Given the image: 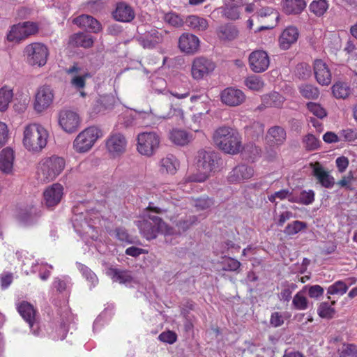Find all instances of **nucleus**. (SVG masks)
I'll list each match as a JSON object with an SVG mask.
<instances>
[{
	"label": "nucleus",
	"mask_w": 357,
	"mask_h": 357,
	"mask_svg": "<svg viewBox=\"0 0 357 357\" xmlns=\"http://www.w3.org/2000/svg\"><path fill=\"white\" fill-rule=\"evenodd\" d=\"M54 94L48 85H43L37 89L35 95L33 108L38 113L46 110L52 103Z\"/></svg>",
	"instance_id": "obj_12"
},
{
	"label": "nucleus",
	"mask_w": 357,
	"mask_h": 357,
	"mask_svg": "<svg viewBox=\"0 0 357 357\" xmlns=\"http://www.w3.org/2000/svg\"><path fill=\"white\" fill-rule=\"evenodd\" d=\"M305 149L307 151H314L319 147L320 141L312 134L306 135L302 140Z\"/></svg>",
	"instance_id": "obj_49"
},
{
	"label": "nucleus",
	"mask_w": 357,
	"mask_h": 357,
	"mask_svg": "<svg viewBox=\"0 0 357 357\" xmlns=\"http://www.w3.org/2000/svg\"><path fill=\"white\" fill-rule=\"evenodd\" d=\"M70 283V279L68 276L55 278L53 282V287L58 291L63 292L67 289Z\"/></svg>",
	"instance_id": "obj_54"
},
{
	"label": "nucleus",
	"mask_w": 357,
	"mask_h": 357,
	"mask_svg": "<svg viewBox=\"0 0 357 357\" xmlns=\"http://www.w3.org/2000/svg\"><path fill=\"white\" fill-rule=\"evenodd\" d=\"M216 66L209 59L204 56L195 58L192 63L191 74L193 79L200 80L213 72Z\"/></svg>",
	"instance_id": "obj_10"
},
{
	"label": "nucleus",
	"mask_w": 357,
	"mask_h": 357,
	"mask_svg": "<svg viewBox=\"0 0 357 357\" xmlns=\"http://www.w3.org/2000/svg\"><path fill=\"white\" fill-rule=\"evenodd\" d=\"M16 307L23 319L29 324L30 328L33 331V333L37 335L38 333L33 328L36 324V310L33 305L24 301L18 303L16 305Z\"/></svg>",
	"instance_id": "obj_19"
},
{
	"label": "nucleus",
	"mask_w": 357,
	"mask_h": 357,
	"mask_svg": "<svg viewBox=\"0 0 357 357\" xmlns=\"http://www.w3.org/2000/svg\"><path fill=\"white\" fill-rule=\"evenodd\" d=\"M337 354L339 357H356L357 345L350 343H344L338 349Z\"/></svg>",
	"instance_id": "obj_44"
},
{
	"label": "nucleus",
	"mask_w": 357,
	"mask_h": 357,
	"mask_svg": "<svg viewBox=\"0 0 357 357\" xmlns=\"http://www.w3.org/2000/svg\"><path fill=\"white\" fill-rule=\"evenodd\" d=\"M241 265V262L238 260L229 257L224 262L223 270L227 271H238Z\"/></svg>",
	"instance_id": "obj_63"
},
{
	"label": "nucleus",
	"mask_w": 357,
	"mask_h": 357,
	"mask_svg": "<svg viewBox=\"0 0 357 357\" xmlns=\"http://www.w3.org/2000/svg\"><path fill=\"white\" fill-rule=\"evenodd\" d=\"M335 303V301H332L331 305H329L327 302L321 303L317 309L318 314L321 318L331 319L335 313V309L332 307Z\"/></svg>",
	"instance_id": "obj_45"
},
{
	"label": "nucleus",
	"mask_w": 357,
	"mask_h": 357,
	"mask_svg": "<svg viewBox=\"0 0 357 357\" xmlns=\"http://www.w3.org/2000/svg\"><path fill=\"white\" fill-rule=\"evenodd\" d=\"M102 137L101 130L91 126L82 131L73 142L74 149L78 153H85L90 150L97 139Z\"/></svg>",
	"instance_id": "obj_6"
},
{
	"label": "nucleus",
	"mask_w": 357,
	"mask_h": 357,
	"mask_svg": "<svg viewBox=\"0 0 357 357\" xmlns=\"http://www.w3.org/2000/svg\"><path fill=\"white\" fill-rule=\"evenodd\" d=\"M220 98L225 105L235 107L240 105L245 101V96L240 89L228 87L221 92Z\"/></svg>",
	"instance_id": "obj_17"
},
{
	"label": "nucleus",
	"mask_w": 357,
	"mask_h": 357,
	"mask_svg": "<svg viewBox=\"0 0 357 357\" xmlns=\"http://www.w3.org/2000/svg\"><path fill=\"white\" fill-rule=\"evenodd\" d=\"M197 222V218L195 215H192L185 219L178 220L176 223L179 231H187L192 225Z\"/></svg>",
	"instance_id": "obj_55"
},
{
	"label": "nucleus",
	"mask_w": 357,
	"mask_h": 357,
	"mask_svg": "<svg viewBox=\"0 0 357 357\" xmlns=\"http://www.w3.org/2000/svg\"><path fill=\"white\" fill-rule=\"evenodd\" d=\"M80 70L81 69L76 64L66 70V73L68 75H73L70 79L71 85L79 90L85 86L86 79L90 77V75L87 73L79 75L78 73Z\"/></svg>",
	"instance_id": "obj_29"
},
{
	"label": "nucleus",
	"mask_w": 357,
	"mask_h": 357,
	"mask_svg": "<svg viewBox=\"0 0 357 357\" xmlns=\"http://www.w3.org/2000/svg\"><path fill=\"white\" fill-rule=\"evenodd\" d=\"M158 339L161 342L172 344L177 340V335L172 331H167L160 333Z\"/></svg>",
	"instance_id": "obj_62"
},
{
	"label": "nucleus",
	"mask_w": 357,
	"mask_h": 357,
	"mask_svg": "<svg viewBox=\"0 0 357 357\" xmlns=\"http://www.w3.org/2000/svg\"><path fill=\"white\" fill-rule=\"evenodd\" d=\"M292 304L298 310H305L308 307V301L302 291L298 292L294 296Z\"/></svg>",
	"instance_id": "obj_51"
},
{
	"label": "nucleus",
	"mask_w": 357,
	"mask_h": 357,
	"mask_svg": "<svg viewBox=\"0 0 357 357\" xmlns=\"http://www.w3.org/2000/svg\"><path fill=\"white\" fill-rule=\"evenodd\" d=\"M307 224L304 222L295 220L288 224L284 229V233L287 235H294L306 228Z\"/></svg>",
	"instance_id": "obj_52"
},
{
	"label": "nucleus",
	"mask_w": 357,
	"mask_h": 357,
	"mask_svg": "<svg viewBox=\"0 0 357 357\" xmlns=\"http://www.w3.org/2000/svg\"><path fill=\"white\" fill-rule=\"evenodd\" d=\"M314 73L319 84L326 86L331 84V73L328 66L322 60L314 61Z\"/></svg>",
	"instance_id": "obj_23"
},
{
	"label": "nucleus",
	"mask_w": 357,
	"mask_h": 357,
	"mask_svg": "<svg viewBox=\"0 0 357 357\" xmlns=\"http://www.w3.org/2000/svg\"><path fill=\"white\" fill-rule=\"evenodd\" d=\"M80 117L72 110H61L59 114V125L67 133L76 132L80 126Z\"/></svg>",
	"instance_id": "obj_13"
},
{
	"label": "nucleus",
	"mask_w": 357,
	"mask_h": 357,
	"mask_svg": "<svg viewBox=\"0 0 357 357\" xmlns=\"http://www.w3.org/2000/svg\"><path fill=\"white\" fill-rule=\"evenodd\" d=\"M169 138L173 143L180 146L187 144L190 140L185 131L178 129H174L170 132Z\"/></svg>",
	"instance_id": "obj_39"
},
{
	"label": "nucleus",
	"mask_w": 357,
	"mask_h": 357,
	"mask_svg": "<svg viewBox=\"0 0 357 357\" xmlns=\"http://www.w3.org/2000/svg\"><path fill=\"white\" fill-rule=\"evenodd\" d=\"M307 107L313 115L319 119H323L326 116L327 114L325 109L318 103L309 102L307 104Z\"/></svg>",
	"instance_id": "obj_58"
},
{
	"label": "nucleus",
	"mask_w": 357,
	"mask_h": 357,
	"mask_svg": "<svg viewBox=\"0 0 357 357\" xmlns=\"http://www.w3.org/2000/svg\"><path fill=\"white\" fill-rule=\"evenodd\" d=\"M312 69L309 64L301 63L297 65L296 68V75L301 79H307L310 77Z\"/></svg>",
	"instance_id": "obj_57"
},
{
	"label": "nucleus",
	"mask_w": 357,
	"mask_h": 357,
	"mask_svg": "<svg viewBox=\"0 0 357 357\" xmlns=\"http://www.w3.org/2000/svg\"><path fill=\"white\" fill-rule=\"evenodd\" d=\"M314 200V192L312 190L308 191L303 190L298 197L289 198V201L291 202H296L298 204L309 205L312 204Z\"/></svg>",
	"instance_id": "obj_40"
},
{
	"label": "nucleus",
	"mask_w": 357,
	"mask_h": 357,
	"mask_svg": "<svg viewBox=\"0 0 357 357\" xmlns=\"http://www.w3.org/2000/svg\"><path fill=\"white\" fill-rule=\"evenodd\" d=\"M329 4L327 0H314L310 3L309 10L315 16L319 17L326 13Z\"/></svg>",
	"instance_id": "obj_37"
},
{
	"label": "nucleus",
	"mask_w": 357,
	"mask_h": 357,
	"mask_svg": "<svg viewBox=\"0 0 357 357\" xmlns=\"http://www.w3.org/2000/svg\"><path fill=\"white\" fill-rule=\"evenodd\" d=\"M114 234L116 238L123 243H126L129 244L133 243L132 238L128 234L127 230L123 227L116 228L114 230Z\"/></svg>",
	"instance_id": "obj_60"
},
{
	"label": "nucleus",
	"mask_w": 357,
	"mask_h": 357,
	"mask_svg": "<svg viewBox=\"0 0 357 357\" xmlns=\"http://www.w3.org/2000/svg\"><path fill=\"white\" fill-rule=\"evenodd\" d=\"M334 96L337 98H346L350 94L351 89L346 83L337 82L332 87Z\"/></svg>",
	"instance_id": "obj_42"
},
{
	"label": "nucleus",
	"mask_w": 357,
	"mask_h": 357,
	"mask_svg": "<svg viewBox=\"0 0 357 357\" xmlns=\"http://www.w3.org/2000/svg\"><path fill=\"white\" fill-rule=\"evenodd\" d=\"M179 167V162L176 158L169 154L160 161V171L164 174H174Z\"/></svg>",
	"instance_id": "obj_33"
},
{
	"label": "nucleus",
	"mask_w": 357,
	"mask_h": 357,
	"mask_svg": "<svg viewBox=\"0 0 357 357\" xmlns=\"http://www.w3.org/2000/svg\"><path fill=\"white\" fill-rule=\"evenodd\" d=\"M73 22L79 27L89 30L93 33H98L102 29L100 23L91 15H79L77 17L73 19Z\"/></svg>",
	"instance_id": "obj_27"
},
{
	"label": "nucleus",
	"mask_w": 357,
	"mask_h": 357,
	"mask_svg": "<svg viewBox=\"0 0 357 357\" xmlns=\"http://www.w3.org/2000/svg\"><path fill=\"white\" fill-rule=\"evenodd\" d=\"M349 287L342 280H338L330 285L327 289V294L329 295H344L348 290Z\"/></svg>",
	"instance_id": "obj_46"
},
{
	"label": "nucleus",
	"mask_w": 357,
	"mask_h": 357,
	"mask_svg": "<svg viewBox=\"0 0 357 357\" xmlns=\"http://www.w3.org/2000/svg\"><path fill=\"white\" fill-rule=\"evenodd\" d=\"M128 142L120 132H112L105 141L106 149L112 157L122 155L126 150Z\"/></svg>",
	"instance_id": "obj_11"
},
{
	"label": "nucleus",
	"mask_w": 357,
	"mask_h": 357,
	"mask_svg": "<svg viewBox=\"0 0 357 357\" xmlns=\"http://www.w3.org/2000/svg\"><path fill=\"white\" fill-rule=\"evenodd\" d=\"M245 86L252 91H260L264 86V83L261 77L257 75H251L245 79Z\"/></svg>",
	"instance_id": "obj_43"
},
{
	"label": "nucleus",
	"mask_w": 357,
	"mask_h": 357,
	"mask_svg": "<svg viewBox=\"0 0 357 357\" xmlns=\"http://www.w3.org/2000/svg\"><path fill=\"white\" fill-rule=\"evenodd\" d=\"M266 138L270 144L280 146L284 143L287 133L282 127L275 126L268 130Z\"/></svg>",
	"instance_id": "obj_28"
},
{
	"label": "nucleus",
	"mask_w": 357,
	"mask_h": 357,
	"mask_svg": "<svg viewBox=\"0 0 357 357\" xmlns=\"http://www.w3.org/2000/svg\"><path fill=\"white\" fill-rule=\"evenodd\" d=\"M298 36L299 31L296 26H287L279 38L280 47L284 50L289 49L298 40Z\"/></svg>",
	"instance_id": "obj_24"
},
{
	"label": "nucleus",
	"mask_w": 357,
	"mask_h": 357,
	"mask_svg": "<svg viewBox=\"0 0 357 357\" xmlns=\"http://www.w3.org/2000/svg\"><path fill=\"white\" fill-rule=\"evenodd\" d=\"M291 197H294L293 196H291V192H290L288 190L283 189L280 191L275 192L274 194L269 195L268 200L271 202H275L277 198L280 200H283L286 198L289 199V198Z\"/></svg>",
	"instance_id": "obj_64"
},
{
	"label": "nucleus",
	"mask_w": 357,
	"mask_h": 357,
	"mask_svg": "<svg viewBox=\"0 0 357 357\" xmlns=\"http://www.w3.org/2000/svg\"><path fill=\"white\" fill-rule=\"evenodd\" d=\"M165 20L168 24L175 27H180L183 24V20L176 13H167L165 16Z\"/></svg>",
	"instance_id": "obj_61"
},
{
	"label": "nucleus",
	"mask_w": 357,
	"mask_h": 357,
	"mask_svg": "<svg viewBox=\"0 0 357 357\" xmlns=\"http://www.w3.org/2000/svg\"><path fill=\"white\" fill-rule=\"evenodd\" d=\"M213 138L215 145L225 153L235 155L242 150L241 135L231 128H219L215 131Z\"/></svg>",
	"instance_id": "obj_2"
},
{
	"label": "nucleus",
	"mask_w": 357,
	"mask_h": 357,
	"mask_svg": "<svg viewBox=\"0 0 357 357\" xmlns=\"http://www.w3.org/2000/svg\"><path fill=\"white\" fill-rule=\"evenodd\" d=\"M199 39L195 35L189 33H183L178 40L180 50L186 54L196 53L199 48Z\"/></svg>",
	"instance_id": "obj_20"
},
{
	"label": "nucleus",
	"mask_w": 357,
	"mask_h": 357,
	"mask_svg": "<svg viewBox=\"0 0 357 357\" xmlns=\"http://www.w3.org/2000/svg\"><path fill=\"white\" fill-rule=\"evenodd\" d=\"M14 152L10 148L3 149L0 153V171L9 174L13 168Z\"/></svg>",
	"instance_id": "obj_30"
},
{
	"label": "nucleus",
	"mask_w": 357,
	"mask_h": 357,
	"mask_svg": "<svg viewBox=\"0 0 357 357\" xmlns=\"http://www.w3.org/2000/svg\"><path fill=\"white\" fill-rule=\"evenodd\" d=\"M29 265V263L28 261L23 262V268H24L26 274L39 272V277L43 281H46L50 278L51 270L53 269V266L52 265L43 263L39 264L38 261H32L31 263L30 268L27 269V266Z\"/></svg>",
	"instance_id": "obj_25"
},
{
	"label": "nucleus",
	"mask_w": 357,
	"mask_h": 357,
	"mask_svg": "<svg viewBox=\"0 0 357 357\" xmlns=\"http://www.w3.org/2000/svg\"><path fill=\"white\" fill-rule=\"evenodd\" d=\"M93 39L91 36L79 32L72 35L69 39V44L74 47L89 48L93 45Z\"/></svg>",
	"instance_id": "obj_35"
},
{
	"label": "nucleus",
	"mask_w": 357,
	"mask_h": 357,
	"mask_svg": "<svg viewBox=\"0 0 357 357\" xmlns=\"http://www.w3.org/2000/svg\"><path fill=\"white\" fill-rule=\"evenodd\" d=\"M284 98L277 92L271 93L264 97V102L266 107H280L284 102Z\"/></svg>",
	"instance_id": "obj_41"
},
{
	"label": "nucleus",
	"mask_w": 357,
	"mask_h": 357,
	"mask_svg": "<svg viewBox=\"0 0 357 357\" xmlns=\"http://www.w3.org/2000/svg\"><path fill=\"white\" fill-rule=\"evenodd\" d=\"M137 151L142 155L152 156L159 147L160 138L155 132H144L137 135Z\"/></svg>",
	"instance_id": "obj_7"
},
{
	"label": "nucleus",
	"mask_w": 357,
	"mask_h": 357,
	"mask_svg": "<svg viewBox=\"0 0 357 357\" xmlns=\"http://www.w3.org/2000/svg\"><path fill=\"white\" fill-rule=\"evenodd\" d=\"M213 204V200L208 197H199L194 202V206L198 211L208 209Z\"/></svg>",
	"instance_id": "obj_56"
},
{
	"label": "nucleus",
	"mask_w": 357,
	"mask_h": 357,
	"mask_svg": "<svg viewBox=\"0 0 357 357\" xmlns=\"http://www.w3.org/2000/svg\"><path fill=\"white\" fill-rule=\"evenodd\" d=\"M164 39L163 32L152 28L137 38L139 44L147 49L154 48L158 44L162 43Z\"/></svg>",
	"instance_id": "obj_16"
},
{
	"label": "nucleus",
	"mask_w": 357,
	"mask_h": 357,
	"mask_svg": "<svg viewBox=\"0 0 357 357\" xmlns=\"http://www.w3.org/2000/svg\"><path fill=\"white\" fill-rule=\"evenodd\" d=\"M301 95L307 99H316L319 97L318 89L311 84H304L299 87Z\"/></svg>",
	"instance_id": "obj_47"
},
{
	"label": "nucleus",
	"mask_w": 357,
	"mask_h": 357,
	"mask_svg": "<svg viewBox=\"0 0 357 357\" xmlns=\"http://www.w3.org/2000/svg\"><path fill=\"white\" fill-rule=\"evenodd\" d=\"M312 165V175L317 178L318 183L326 188H332L335 182V178L329 172L326 171L319 162Z\"/></svg>",
	"instance_id": "obj_22"
},
{
	"label": "nucleus",
	"mask_w": 357,
	"mask_h": 357,
	"mask_svg": "<svg viewBox=\"0 0 357 357\" xmlns=\"http://www.w3.org/2000/svg\"><path fill=\"white\" fill-rule=\"evenodd\" d=\"M163 211L164 210L160 208L149 206L141 219L136 222L140 234L146 240L151 241L156 238L160 233H164L165 235L172 234V229L161 218L152 214L153 212L162 213Z\"/></svg>",
	"instance_id": "obj_1"
},
{
	"label": "nucleus",
	"mask_w": 357,
	"mask_h": 357,
	"mask_svg": "<svg viewBox=\"0 0 357 357\" xmlns=\"http://www.w3.org/2000/svg\"><path fill=\"white\" fill-rule=\"evenodd\" d=\"M254 169L246 165H240L235 167L229 173L228 179L231 183H238L252 178Z\"/></svg>",
	"instance_id": "obj_26"
},
{
	"label": "nucleus",
	"mask_w": 357,
	"mask_h": 357,
	"mask_svg": "<svg viewBox=\"0 0 357 357\" xmlns=\"http://www.w3.org/2000/svg\"><path fill=\"white\" fill-rule=\"evenodd\" d=\"M13 97V90L6 86L0 89V111H6Z\"/></svg>",
	"instance_id": "obj_38"
},
{
	"label": "nucleus",
	"mask_w": 357,
	"mask_h": 357,
	"mask_svg": "<svg viewBox=\"0 0 357 357\" xmlns=\"http://www.w3.org/2000/svg\"><path fill=\"white\" fill-rule=\"evenodd\" d=\"M245 154L251 160H255L260 154V149L255 144L250 142L242 146V150Z\"/></svg>",
	"instance_id": "obj_53"
},
{
	"label": "nucleus",
	"mask_w": 357,
	"mask_h": 357,
	"mask_svg": "<svg viewBox=\"0 0 357 357\" xmlns=\"http://www.w3.org/2000/svg\"><path fill=\"white\" fill-rule=\"evenodd\" d=\"M196 165L200 174L188 178V182H204L213 171L217 162V154L212 151L199 150L196 155Z\"/></svg>",
	"instance_id": "obj_4"
},
{
	"label": "nucleus",
	"mask_w": 357,
	"mask_h": 357,
	"mask_svg": "<svg viewBox=\"0 0 357 357\" xmlns=\"http://www.w3.org/2000/svg\"><path fill=\"white\" fill-rule=\"evenodd\" d=\"M306 7L305 0H283L282 10L287 15H298L303 12Z\"/></svg>",
	"instance_id": "obj_31"
},
{
	"label": "nucleus",
	"mask_w": 357,
	"mask_h": 357,
	"mask_svg": "<svg viewBox=\"0 0 357 357\" xmlns=\"http://www.w3.org/2000/svg\"><path fill=\"white\" fill-rule=\"evenodd\" d=\"M218 13H222V15L226 18L232 20L238 19L240 16L238 7L233 5L226 6L224 8H220L218 9Z\"/></svg>",
	"instance_id": "obj_48"
},
{
	"label": "nucleus",
	"mask_w": 357,
	"mask_h": 357,
	"mask_svg": "<svg viewBox=\"0 0 357 357\" xmlns=\"http://www.w3.org/2000/svg\"><path fill=\"white\" fill-rule=\"evenodd\" d=\"M249 66L250 69L257 73L266 71L270 64L269 56L264 50H256L249 55Z\"/></svg>",
	"instance_id": "obj_15"
},
{
	"label": "nucleus",
	"mask_w": 357,
	"mask_h": 357,
	"mask_svg": "<svg viewBox=\"0 0 357 357\" xmlns=\"http://www.w3.org/2000/svg\"><path fill=\"white\" fill-rule=\"evenodd\" d=\"M77 268L80 271L82 275L89 282L91 285L95 286L98 282V278L96 274L85 265L77 263Z\"/></svg>",
	"instance_id": "obj_50"
},
{
	"label": "nucleus",
	"mask_w": 357,
	"mask_h": 357,
	"mask_svg": "<svg viewBox=\"0 0 357 357\" xmlns=\"http://www.w3.org/2000/svg\"><path fill=\"white\" fill-rule=\"evenodd\" d=\"M109 273L113 281L126 286L131 285L133 282H135L130 271L112 268L109 270Z\"/></svg>",
	"instance_id": "obj_34"
},
{
	"label": "nucleus",
	"mask_w": 357,
	"mask_h": 357,
	"mask_svg": "<svg viewBox=\"0 0 357 357\" xmlns=\"http://www.w3.org/2000/svg\"><path fill=\"white\" fill-rule=\"evenodd\" d=\"M271 15H273L275 22H278V20H279V15L275 11V10L271 7L261 8L259 10H257V12L254 15V16L256 17L257 18L265 17Z\"/></svg>",
	"instance_id": "obj_59"
},
{
	"label": "nucleus",
	"mask_w": 357,
	"mask_h": 357,
	"mask_svg": "<svg viewBox=\"0 0 357 357\" xmlns=\"http://www.w3.org/2000/svg\"><path fill=\"white\" fill-rule=\"evenodd\" d=\"M65 161L57 156L47 158L40 161L38 169V178L42 182L54 180L63 170Z\"/></svg>",
	"instance_id": "obj_5"
},
{
	"label": "nucleus",
	"mask_w": 357,
	"mask_h": 357,
	"mask_svg": "<svg viewBox=\"0 0 357 357\" xmlns=\"http://www.w3.org/2000/svg\"><path fill=\"white\" fill-rule=\"evenodd\" d=\"M42 213L39 208L33 206H26L19 209L16 219L23 226H31L36 224L41 217Z\"/></svg>",
	"instance_id": "obj_14"
},
{
	"label": "nucleus",
	"mask_w": 357,
	"mask_h": 357,
	"mask_svg": "<svg viewBox=\"0 0 357 357\" xmlns=\"http://www.w3.org/2000/svg\"><path fill=\"white\" fill-rule=\"evenodd\" d=\"M187 25L196 31H205L208 24L206 19L197 15H190L186 19Z\"/></svg>",
	"instance_id": "obj_36"
},
{
	"label": "nucleus",
	"mask_w": 357,
	"mask_h": 357,
	"mask_svg": "<svg viewBox=\"0 0 357 357\" xmlns=\"http://www.w3.org/2000/svg\"><path fill=\"white\" fill-rule=\"evenodd\" d=\"M238 33L237 27L232 24L221 25L217 30L218 38L223 41L233 40L238 37Z\"/></svg>",
	"instance_id": "obj_32"
},
{
	"label": "nucleus",
	"mask_w": 357,
	"mask_h": 357,
	"mask_svg": "<svg viewBox=\"0 0 357 357\" xmlns=\"http://www.w3.org/2000/svg\"><path fill=\"white\" fill-rule=\"evenodd\" d=\"M38 31V24L33 22H24L11 26L7 34L8 41L20 43L29 36L36 33Z\"/></svg>",
	"instance_id": "obj_9"
},
{
	"label": "nucleus",
	"mask_w": 357,
	"mask_h": 357,
	"mask_svg": "<svg viewBox=\"0 0 357 357\" xmlns=\"http://www.w3.org/2000/svg\"><path fill=\"white\" fill-rule=\"evenodd\" d=\"M112 17L116 21L128 23L135 19V12L131 6L121 1L116 4V8L112 12Z\"/></svg>",
	"instance_id": "obj_18"
},
{
	"label": "nucleus",
	"mask_w": 357,
	"mask_h": 357,
	"mask_svg": "<svg viewBox=\"0 0 357 357\" xmlns=\"http://www.w3.org/2000/svg\"><path fill=\"white\" fill-rule=\"evenodd\" d=\"M24 54L31 65L43 66L47 62L49 51L44 44L33 43L25 47Z\"/></svg>",
	"instance_id": "obj_8"
},
{
	"label": "nucleus",
	"mask_w": 357,
	"mask_h": 357,
	"mask_svg": "<svg viewBox=\"0 0 357 357\" xmlns=\"http://www.w3.org/2000/svg\"><path fill=\"white\" fill-rule=\"evenodd\" d=\"M63 190V186L59 183H54L45 190L43 196L47 208H53L61 202Z\"/></svg>",
	"instance_id": "obj_21"
},
{
	"label": "nucleus",
	"mask_w": 357,
	"mask_h": 357,
	"mask_svg": "<svg viewBox=\"0 0 357 357\" xmlns=\"http://www.w3.org/2000/svg\"><path fill=\"white\" fill-rule=\"evenodd\" d=\"M48 132L40 124L31 123L24 130L23 144L26 149L40 151L47 145Z\"/></svg>",
	"instance_id": "obj_3"
}]
</instances>
